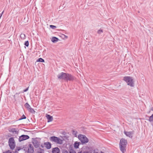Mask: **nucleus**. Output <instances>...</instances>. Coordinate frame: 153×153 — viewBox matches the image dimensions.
<instances>
[{
  "label": "nucleus",
  "instance_id": "1",
  "mask_svg": "<svg viewBox=\"0 0 153 153\" xmlns=\"http://www.w3.org/2000/svg\"><path fill=\"white\" fill-rule=\"evenodd\" d=\"M58 78L60 79L65 81H73L74 80L75 77L72 75L68 73L61 72L57 75Z\"/></svg>",
  "mask_w": 153,
  "mask_h": 153
},
{
  "label": "nucleus",
  "instance_id": "2",
  "mask_svg": "<svg viewBox=\"0 0 153 153\" xmlns=\"http://www.w3.org/2000/svg\"><path fill=\"white\" fill-rule=\"evenodd\" d=\"M127 144V142L126 140L123 138L120 140L119 143V147L123 153H124L126 152Z\"/></svg>",
  "mask_w": 153,
  "mask_h": 153
},
{
  "label": "nucleus",
  "instance_id": "3",
  "mask_svg": "<svg viewBox=\"0 0 153 153\" xmlns=\"http://www.w3.org/2000/svg\"><path fill=\"white\" fill-rule=\"evenodd\" d=\"M49 140L52 143H54L60 145L62 144L63 143V140H62L55 136L50 137Z\"/></svg>",
  "mask_w": 153,
  "mask_h": 153
},
{
  "label": "nucleus",
  "instance_id": "4",
  "mask_svg": "<svg viewBox=\"0 0 153 153\" xmlns=\"http://www.w3.org/2000/svg\"><path fill=\"white\" fill-rule=\"evenodd\" d=\"M123 80L127 84V85L131 87L134 86V83L132 77L130 76H126L124 77Z\"/></svg>",
  "mask_w": 153,
  "mask_h": 153
},
{
  "label": "nucleus",
  "instance_id": "5",
  "mask_svg": "<svg viewBox=\"0 0 153 153\" xmlns=\"http://www.w3.org/2000/svg\"><path fill=\"white\" fill-rule=\"evenodd\" d=\"M78 138L81 141L82 144L87 143L88 142V138L84 135L79 134L78 136Z\"/></svg>",
  "mask_w": 153,
  "mask_h": 153
},
{
  "label": "nucleus",
  "instance_id": "6",
  "mask_svg": "<svg viewBox=\"0 0 153 153\" xmlns=\"http://www.w3.org/2000/svg\"><path fill=\"white\" fill-rule=\"evenodd\" d=\"M8 144L11 149L13 150L14 149L16 146V144L13 137H10L9 139Z\"/></svg>",
  "mask_w": 153,
  "mask_h": 153
},
{
  "label": "nucleus",
  "instance_id": "7",
  "mask_svg": "<svg viewBox=\"0 0 153 153\" xmlns=\"http://www.w3.org/2000/svg\"><path fill=\"white\" fill-rule=\"evenodd\" d=\"M29 137L27 135H22L19 137V142L25 140L29 139Z\"/></svg>",
  "mask_w": 153,
  "mask_h": 153
},
{
  "label": "nucleus",
  "instance_id": "8",
  "mask_svg": "<svg viewBox=\"0 0 153 153\" xmlns=\"http://www.w3.org/2000/svg\"><path fill=\"white\" fill-rule=\"evenodd\" d=\"M134 131L129 132L124 131V133L126 136L131 138H132V135L134 133Z\"/></svg>",
  "mask_w": 153,
  "mask_h": 153
},
{
  "label": "nucleus",
  "instance_id": "9",
  "mask_svg": "<svg viewBox=\"0 0 153 153\" xmlns=\"http://www.w3.org/2000/svg\"><path fill=\"white\" fill-rule=\"evenodd\" d=\"M33 149V146L31 144H29V145L27 153H33L34 152Z\"/></svg>",
  "mask_w": 153,
  "mask_h": 153
},
{
  "label": "nucleus",
  "instance_id": "10",
  "mask_svg": "<svg viewBox=\"0 0 153 153\" xmlns=\"http://www.w3.org/2000/svg\"><path fill=\"white\" fill-rule=\"evenodd\" d=\"M44 145L45 147L48 149H50L51 147V145L50 143L49 142H45Z\"/></svg>",
  "mask_w": 153,
  "mask_h": 153
},
{
  "label": "nucleus",
  "instance_id": "11",
  "mask_svg": "<svg viewBox=\"0 0 153 153\" xmlns=\"http://www.w3.org/2000/svg\"><path fill=\"white\" fill-rule=\"evenodd\" d=\"M34 146L36 148H38L40 145L39 142L37 140H35L33 142Z\"/></svg>",
  "mask_w": 153,
  "mask_h": 153
},
{
  "label": "nucleus",
  "instance_id": "12",
  "mask_svg": "<svg viewBox=\"0 0 153 153\" xmlns=\"http://www.w3.org/2000/svg\"><path fill=\"white\" fill-rule=\"evenodd\" d=\"M46 117L48 120V122H50L53 121V118L52 116H51L50 115L47 114Z\"/></svg>",
  "mask_w": 153,
  "mask_h": 153
},
{
  "label": "nucleus",
  "instance_id": "13",
  "mask_svg": "<svg viewBox=\"0 0 153 153\" xmlns=\"http://www.w3.org/2000/svg\"><path fill=\"white\" fill-rule=\"evenodd\" d=\"M52 152L53 153H59V149L58 147L53 148L52 149Z\"/></svg>",
  "mask_w": 153,
  "mask_h": 153
},
{
  "label": "nucleus",
  "instance_id": "14",
  "mask_svg": "<svg viewBox=\"0 0 153 153\" xmlns=\"http://www.w3.org/2000/svg\"><path fill=\"white\" fill-rule=\"evenodd\" d=\"M9 131L11 132L13 134H18V131L16 130L15 128H12L9 130Z\"/></svg>",
  "mask_w": 153,
  "mask_h": 153
},
{
  "label": "nucleus",
  "instance_id": "15",
  "mask_svg": "<svg viewBox=\"0 0 153 153\" xmlns=\"http://www.w3.org/2000/svg\"><path fill=\"white\" fill-rule=\"evenodd\" d=\"M59 40V39L55 37H53L51 39V41L53 43L56 42Z\"/></svg>",
  "mask_w": 153,
  "mask_h": 153
},
{
  "label": "nucleus",
  "instance_id": "16",
  "mask_svg": "<svg viewBox=\"0 0 153 153\" xmlns=\"http://www.w3.org/2000/svg\"><path fill=\"white\" fill-rule=\"evenodd\" d=\"M80 144V142H76L74 144V147L76 148L77 149L78 148L79 145Z\"/></svg>",
  "mask_w": 153,
  "mask_h": 153
},
{
  "label": "nucleus",
  "instance_id": "17",
  "mask_svg": "<svg viewBox=\"0 0 153 153\" xmlns=\"http://www.w3.org/2000/svg\"><path fill=\"white\" fill-rule=\"evenodd\" d=\"M25 106L28 110L31 108L30 105L27 103H26Z\"/></svg>",
  "mask_w": 153,
  "mask_h": 153
},
{
  "label": "nucleus",
  "instance_id": "18",
  "mask_svg": "<svg viewBox=\"0 0 153 153\" xmlns=\"http://www.w3.org/2000/svg\"><path fill=\"white\" fill-rule=\"evenodd\" d=\"M20 37L22 39H25L26 38L25 35L24 33H21L20 35Z\"/></svg>",
  "mask_w": 153,
  "mask_h": 153
},
{
  "label": "nucleus",
  "instance_id": "19",
  "mask_svg": "<svg viewBox=\"0 0 153 153\" xmlns=\"http://www.w3.org/2000/svg\"><path fill=\"white\" fill-rule=\"evenodd\" d=\"M28 111L30 112L31 113H32V114H34L35 112V111L32 108H30L29 110H28Z\"/></svg>",
  "mask_w": 153,
  "mask_h": 153
},
{
  "label": "nucleus",
  "instance_id": "20",
  "mask_svg": "<svg viewBox=\"0 0 153 153\" xmlns=\"http://www.w3.org/2000/svg\"><path fill=\"white\" fill-rule=\"evenodd\" d=\"M148 120L150 122H152L153 121V114L149 117V119Z\"/></svg>",
  "mask_w": 153,
  "mask_h": 153
},
{
  "label": "nucleus",
  "instance_id": "21",
  "mask_svg": "<svg viewBox=\"0 0 153 153\" xmlns=\"http://www.w3.org/2000/svg\"><path fill=\"white\" fill-rule=\"evenodd\" d=\"M37 62H44L45 60L42 58H39L37 60Z\"/></svg>",
  "mask_w": 153,
  "mask_h": 153
},
{
  "label": "nucleus",
  "instance_id": "22",
  "mask_svg": "<svg viewBox=\"0 0 153 153\" xmlns=\"http://www.w3.org/2000/svg\"><path fill=\"white\" fill-rule=\"evenodd\" d=\"M69 153H76V152L74 149H70L69 150Z\"/></svg>",
  "mask_w": 153,
  "mask_h": 153
},
{
  "label": "nucleus",
  "instance_id": "23",
  "mask_svg": "<svg viewBox=\"0 0 153 153\" xmlns=\"http://www.w3.org/2000/svg\"><path fill=\"white\" fill-rule=\"evenodd\" d=\"M72 131V134H73L75 135V137H76L77 135L76 134L77 133V132L76 131H75L74 130H73Z\"/></svg>",
  "mask_w": 153,
  "mask_h": 153
},
{
  "label": "nucleus",
  "instance_id": "24",
  "mask_svg": "<svg viewBox=\"0 0 153 153\" xmlns=\"http://www.w3.org/2000/svg\"><path fill=\"white\" fill-rule=\"evenodd\" d=\"M26 118V116L24 114H23L21 117L19 118V120H21L24 119H25Z\"/></svg>",
  "mask_w": 153,
  "mask_h": 153
},
{
  "label": "nucleus",
  "instance_id": "25",
  "mask_svg": "<svg viewBox=\"0 0 153 153\" xmlns=\"http://www.w3.org/2000/svg\"><path fill=\"white\" fill-rule=\"evenodd\" d=\"M24 45L27 47H28L29 46V42L28 41H27L25 42L24 43Z\"/></svg>",
  "mask_w": 153,
  "mask_h": 153
},
{
  "label": "nucleus",
  "instance_id": "26",
  "mask_svg": "<svg viewBox=\"0 0 153 153\" xmlns=\"http://www.w3.org/2000/svg\"><path fill=\"white\" fill-rule=\"evenodd\" d=\"M62 153H69V152L66 149H63L62 151Z\"/></svg>",
  "mask_w": 153,
  "mask_h": 153
},
{
  "label": "nucleus",
  "instance_id": "27",
  "mask_svg": "<svg viewBox=\"0 0 153 153\" xmlns=\"http://www.w3.org/2000/svg\"><path fill=\"white\" fill-rule=\"evenodd\" d=\"M103 30L101 29L97 31V33L99 34H101V33H103Z\"/></svg>",
  "mask_w": 153,
  "mask_h": 153
},
{
  "label": "nucleus",
  "instance_id": "28",
  "mask_svg": "<svg viewBox=\"0 0 153 153\" xmlns=\"http://www.w3.org/2000/svg\"><path fill=\"white\" fill-rule=\"evenodd\" d=\"M50 27L51 28L53 29H55L56 27V26L53 25H50Z\"/></svg>",
  "mask_w": 153,
  "mask_h": 153
},
{
  "label": "nucleus",
  "instance_id": "29",
  "mask_svg": "<svg viewBox=\"0 0 153 153\" xmlns=\"http://www.w3.org/2000/svg\"><path fill=\"white\" fill-rule=\"evenodd\" d=\"M21 149V148L20 147H17L15 151V152H17V151H19Z\"/></svg>",
  "mask_w": 153,
  "mask_h": 153
},
{
  "label": "nucleus",
  "instance_id": "30",
  "mask_svg": "<svg viewBox=\"0 0 153 153\" xmlns=\"http://www.w3.org/2000/svg\"><path fill=\"white\" fill-rule=\"evenodd\" d=\"M3 153H12V152L8 150L5 152H4Z\"/></svg>",
  "mask_w": 153,
  "mask_h": 153
},
{
  "label": "nucleus",
  "instance_id": "31",
  "mask_svg": "<svg viewBox=\"0 0 153 153\" xmlns=\"http://www.w3.org/2000/svg\"><path fill=\"white\" fill-rule=\"evenodd\" d=\"M29 87H28L26 89L24 90H23V92H25L27 91L28 90Z\"/></svg>",
  "mask_w": 153,
  "mask_h": 153
},
{
  "label": "nucleus",
  "instance_id": "32",
  "mask_svg": "<svg viewBox=\"0 0 153 153\" xmlns=\"http://www.w3.org/2000/svg\"><path fill=\"white\" fill-rule=\"evenodd\" d=\"M20 92H19V93H16V94H15L14 95V96H13L14 98V99H15V96H16V95L19 94H20Z\"/></svg>",
  "mask_w": 153,
  "mask_h": 153
},
{
  "label": "nucleus",
  "instance_id": "33",
  "mask_svg": "<svg viewBox=\"0 0 153 153\" xmlns=\"http://www.w3.org/2000/svg\"><path fill=\"white\" fill-rule=\"evenodd\" d=\"M82 153H90L88 151H85L82 152Z\"/></svg>",
  "mask_w": 153,
  "mask_h": 153
},
{
  "label": "nucleus",
  "instance_id": "34",
  "mask_svg": "<svg viewBox=\"0 0 153 153\" xmlns=\"http://www.w3.org/2000/svg\"><path fill=\"white\" fill-rule=\"evenodd\" d=\"M65 37L66 38H68V36H66L65 35Z\"/></svg>",
  "mask_w": 153,
  "mask_h": 153
},
{
  "label": "nucleus",
  "instance_id": "35",
  "mask_svg": "<svg viewBox=\"0 0 153 153\" xmlns=\"http://www.w3.org/2000/svg\"><path fill=\"white\" fill-rule=\"evenodd\" d=\"M78 153H82V152H78Z\"/></svg>",
  "mask_w": 153,
  "mask_h": 153
},
{
  "label": "nucleus",
  "instance_id": "36",
  "mask_svg": "<svg viewBox=\"0 0 153 153\" xmlns=\"http://www.w3.org/2000/svg\"><path fill=\"white\" fill-rule=\"evenodd\" d=\"M94 153H98V152H94Z\"/></svg>",
  "mask_w": 153,
  "mask_h": 153
}]
</instances>
